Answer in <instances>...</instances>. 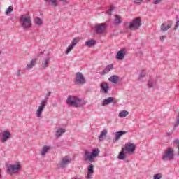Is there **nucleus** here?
I'll return each mask as SVG.
<instances>
[{
	"label": "nucleus",
	"instance_id": "obj_31",
	"mask_svg": "<svg viewBox=\"0 0 179 179\" xmlns=\"http://www.w3.org/2000/svg\"><path fill=\"white\" fill-rule=\"evenodd\" d=\"M45 2H48L49 3H52L53 6H58V4L57 3V0H45Z\"/></svg>",
	"mask_w": 179,
	"mask_h": 179
},
{
	"label": "nucleus",
	"instance_id": "obj_46",
	"mask_svg": "<svg viewBox=\"0 0 179 179\" xmlns=\"http://www.w3.org/2000/svg\"><path fill=\"white\" fill-rule=\"evenodd\" d=\"M176 20H178V15H176Z\"/></svg>",
	"mask_w": 179,
	"mask_h": 179
},
{
	"label": "nucleus",
	"instance_id": "obj_27",
	"mask_svg": "<svg viewBox=\"0 0 179 179\" xmlns=\"http://www.w3.org/2000/svg\"><path fill=\"white\" fill-rule=\"evenodd\" d=\"M115 19L114 24H116V25L121 24L122 23V20H121V16H120L119 15H115Z\"/></svg>",
	"mask_w": 179,
	"mask_h": 179
},
{
	"label": "nucleus",
	"instance_id": "obj_2",
	"mask_svg": "<svg viewBox=\"0 0 179 179\" xmlns=\"http://www.w3.org/2000/svg\"><path fill=\"white\" fill-rule=\"evenodd\" d=\"M99 153H100V150L99 148L92 150V153H90L89 150H85L83 155L84 162H90L92 163V162L99 156Z\"/></svg>",
	"mask_w": 179,
	"mask_h": 179
},
{
	"label": "nucleus",
	"instance_id": "obj_21",
	"mask_svg": "<svg viewBox=\"0 0 179 179\" xmlns=\"http://www.w3.org/2000/svg\"><path fill=\"white\" fill-rule=\"evenodd\" d=\"M107 130L104 129L101 131V134L99 136V142H103L104 139L107 137Z\"/></svg>",
	"mask_w": 179,
	"mask_h": 179
},
{
	"label": "nucleus",
	"instance_id": "obj_40",
	"mask_svg": "<svg viewBox=\"0 0 179 179\" xmlns=\"http://www.w3.org/2000/svg\"><path fill=\"white\" fill-rule=\"evenodd\" d=\"M178 26H179V20H177L175 24L174 30H177V29H178Z\"/></svg>",
	"mask_w": 179,
	"mask_h": 179
},
{
	"label": "nucleus",
	"instance_id": "obj_18",
	"mask_svg": "<svg viewBox=\"0 0 179 179\" xmlns=\"http://www.w3.org/2000/svg\"><path fill=\"white\" fill-rule=\"evenodd\" d=\"M127 134L126 131H119L115 133V139H113V142H117V141H120L121 139V136L123 135H125Z\"/></svg>",
	"mask_w": 179,
	"mask_h": 179
},
{
	"label": "nucleus",
	"instance_id": "obj_37",
	"mask_svg": "<svg viewBox=\"0 0 179 179\" xmlns=\"http://www.w3.org/2000/svg\"><path fill=\"white\" fill-rule=\"evenodd\" d=\"M113 10H114V6H110V9L106 12V13H108V15H111V12H113Z\"/></svg>",
	"mask_w": 179,
	"mask_h": 179
},
{
	"label": "nucleus",
	"instance_id": "obj_12",
	"mask_svg": "<svg viewBox=\"0 0 179 179\" xmlns=\"http://www.w3.org/2000/svg\"><path fill=\"white\" fill-rule=\"evenodd\" d=\"M127 50L125 48L121 49L120 51L117 52L116 59H118V61H122L124 58H125Z\"/></svg>",
	"mask_w": 179,
	"mask_h": 179
},
{
	"label": "nucleus",
	"instance_id": "obj_10",
	"mask_svg": "<svg viewBox=\"0 0 179 179\" xmlns=\"http://www.w3.org/2000/svg\"><path fill=\"white\" fill-rule=\"evenodd\" d=\"M124 149L128 153H134L136 149V145L134 144V143H126Z\"/></svg>",
	"mask_w": 179,
	"mask_h": 179
},
{
	"label": "nucleus",
	"instance_id": "obj_23",
	"mask_svg": "<svg viewBox=\"0 0 179 179\" xmlns=\"http://www.w3.org/2000/svg\"><path fill=\"white\" fill-rule=\"evenodd\" d=\"M112 69H114L113 64L106 66L105 69L101 72V75H106V73H108L110 71H112Z\"/></svg>",
	"mask_w": 179,
	"mask_h": 179
},
{
	"label": "nucleus",
	"instance_id": "obj_38",
	"mask_svg": "<svg viewBox=\"0 0 179 179\" xmlns=\"http://www.w3.org/2000/svg\"><path fill=\"white\" fill-rule=\"evenodd\" d=\"M162 178V174L160 173H157L154 176V179H160Z\"/></svg>",
	"mask_w": 179,
	"mask_h": 179
},
{
	"label": "nucleus",
	"instance_id": "obj_9",
	"mask_svg": "<svg viewBox=\"0 0 179 179\" xmlns=\"http://www.w3.org/2000/svg\"><path fill=\"white\" fill-rule=\"evenodd\" d=\"M108 25L106 23H101L94 26L96 34H103L107 30Z\"/></svg>",
	"mask_w": 179,
	"mask_h": 179
},
{
	"label": "nucleus",
	"instance_id": "obj_15",
	"mask_svg": "<svg viewBox=\"0 0 179 179\" xmlns=\"http://www.w3.org/2000/svg\"><path fill=\"white\" fill-rule=\"evenodd\" d=\"M50 61H51V57H50V53L48 54L47 57L42 61V68L43 69H45V68H48V65H50Z\"/></svg>",
	"mask_w": 179,
	"mask_h": 179
},
{
	"label": "nucleus",
	"instance_id": "obj_39",
	"mask_svg": "<svg viewBox=\"0 0 179 179\" xmlns=\"http://www.w3.org/2000/svg\"><path fill=\"white\" fill-rule=\"evenodd\" d=\"M148 87H153V81L152 80H150L148 83Z\"/></svg>",
	"mask_w": 179,
	"mask_h": 179
},
{
	"label": "nucleus",
	"instance_id": "obj_24",
	"mask_svg": "<svg viewBox=\"0 0 179 179\" xmlns=\"http://www.w3.org/2000/svg\"><path fill=\"white\" fill-rule=\"evenodd\" d=\"M114 101V98L113 97H108L103 100L102 103V106H108L110 103H113Z\"/></svg>",
	"mask_w": 179,
	"mask_h": 179
},
{
	"label": "nucleus",
	"instance_id": "obj_45",
	"mask_svg": "<svg viewBox=\"0 0 179 179\" xmlns=\"http://www.w3.org/2000/svg\"><path fill=\"white\" fill-rule=\"evenodd\" d=\"M71 161L72 159H68V163H71Z\"/></svg>",
	"mask_w": 179,
	"mask_h": 179
},
{
	"label": "nucleus",
	"instance_id": "obj_30",
	"mask_svg": "<svg viewBox=\"0 0 179 179\" xmlns=\"http://www.w3.org/2000/svg\"><path fill=\"white\" fill-rule=\"evenodd\" d=\"M128 114H129V111L127 110H122L119 113V117L120 118H125V117H127V115H128Z\"/></svg>",
	"mask_w": 179,
	"mask_h": 179
},
{
	"label": "nucleus",
	"instance_id": "obj_25",
	"mask_svg": "<svg viewBox=\"0 0 179 179\" xmlns=\"http://www.w3.org/2000/svg\"><path fill=\"white\" fill-rule=\"evenodd\" d=\"M37 63V59L35 58V59H33L30 64H28L27 65V69H31L33 68V66H34L36 65V64Z\"/></svg>",
	"mask_w": 179,
	"mask_h": 179
},
{
	"label": "nucleus",
	"instance_id": "obj_11",
	"mask_svg": "<svg viewBox=\"0 0 179 179\" xmlns=\"http://www.w3.org/2000/svg\"><path fill=\"white\" fill-rule=\"evenodd\" d=\"M10 136L12 134L9 132V131H4L1 133V142L2 143H5V142H8V139H10Z\"/></svg>",
	"mask_w": 179,
	"mask_h": 179
},
{
	"label": "nucleus",
	"instance_id": "obj_1",
	"mask_svg": "<svg viewBox=\"0 0 179 179\" xmlns=\"http://www.w3.org/2000/svg\"><path fill=\"white\" fill-rule=\"evenodd\" d=\"M68 104L71 107L79 108L80 107H83V106H85V103L83 101V100L79 99L78 96L70 95L68 97Z\"/></svg>",
	"mask_w": 179,
	"mask_h": 179
},
{
	"label": "nucleus",
	"instance_id": "obj_26",
	"mask_svg": "<svg viewBox=\"0 0 179 179\" xmlns=\"http://www.w3.org/2000/svg\"><path fill=\"white\" fill-rule=\"evenodd\" d=\"M118 159L119 160H124V159H125V148H122V151L120 152L118 155Z\"/></svg>",
	"mask_w": 179,
	"mask_h": 179
},
{
	"label": "nucleus",
	"instance_id": "obj_4",
	"mask_svg": "<svg viewBox=\"0 0 179 179\" xmlns=\"http://www.w3.org/2000/svg\"><path fill=\"white\" fill-rule=\"evenodd\" d=\"M20 22L22 27H23L24 30H27V29H30V27H31V19L29 14H24L21 15L20 17Z\"/></svg>",
	"mask_w": 179,
	"mask_h": 179
},
{
	"label": "nucleus",
	"instance_id": "obj_36",
	"mask_svg": "<svg viewBox=\"0 0 179 179\" xmlns=\"http://www.w3.org/2000/svg\"><path fill=\"white\" fill-rule=\"evenodd\" d=\"M50 96H51V92H48L45 96V99L42 100V101H46V105L48 103V99L50 98Z\"/></svg>",
	"mask_w": 179,
	"mask_h": 179
},
{
	"label": "nucleus",
	"instance_id": "obj_32",
	"mask_svg": "<svg viewBox=\"0 0 179 179\" xmlns=\"http://www.w3.org/2000/svg\"><path fill=\"white\" fill-rule=\"evenodd\" d=\"M145 76H146V73H145V71H141V73H140L138 80H141V79H143V78H145Z\"/></svg>",
	"mask_w": 179,
	"mask_h": 179
},
{
	"label": "nucleus",
	"instance_id": "obj_43",
	"mask_svg": "<svg viewBox=\"0 0 179 179\" xmlns=\"http://www.w3.org/2000/svg\"><path fill=\"white\" fill-rule=\"evenodd\" d=\"M20 72H22V71L20 69H18L17 73H16V75L19 78V76H20Z\"/></svg>",
	"mask_w": 179,
	"mask_h": 179
},
{
	"label": "nucleus",
	"instance_id": "obj_29",
	"mask_svg": "<svg viewBox=\"0 0 179 179\" xmlns=\"http://www.w3.org/2000/svg\"><path fill=\"white\" fill-rule=\"evenodd\" d=\"M94 45H96V41L92 39L85 42V45L87 47H93Z\"/></svg>",
	"mask_w": 179,
	"mask_h": 179
},
{
	"label": "nucleus",
	"instance_id": "obj_16",
	"mask_svg": "<svg viewBox=\"0 0 179 179\" xmlns=\"http://www.w3.org/2000/svg\"><path fill=\"white\" fill-rule=\"evenodd\" d=\"M80 41V38L76 37L75 38L73 41L71 42V44L68 47V53L69 54L71 50H73V47L78 44Z\"/></svg>",
	"mask_w": 179,
	"mask_h": 179
},
{
	"label": "nucleus",
	"instance_id": "obj_35",
	"mask_svg": "<svg viewBox=\"0 0 179 179\" xmlns=\"http://www.w3.org/2000/svg\"><path fill=\"white\" fill-rule=\"evenodd\" d=\"M173 143H174V145H176V148H178V153H179V139H178V138H176V139L173 141Z\"/></svg>",
	"mask_w": 179,
	"mask_h": 179
},
{
	"label": "nucleus",
	"instance_id": "obj_7",
	"mask_svg": "<svg viewBox=\"0 0 179 179\" xmlns=\"http://www.w3.org/2000/svg\"><path fill=\"white\" fill-rule=\"evenodd\" d=\"M76 85H85L86 83V79L82 73L77 72L75 77Z\"/></svg>",
	"mask_w": 179,
	"mask_h": 179
},
{
	"label": "nucleus",
	"instance_id": "obj_22",
	"mask_svg": "<svg viewBox=\"0 0 179 179\" xmlns=\"http://www.w3.org/2000/svg\"><path fill=\"white\" fill-rule=\"evenodd\" d=\"M108 80L109 82H112V83H115V85L118 83V80H120V77L117 75H113L108 78Z\"/></svg>",
	"mask_w": 179,
	"mask_h": 179
},
{
	"label": "nucleus",
	"instance_id": "obj_48",
	"mask_svg": "<svg viewBox=\"0 0 179 179\" xmlns=\"http://www.w3.org/2000/svg\"><path fill=\"white\" fill-rule=\"evenodd\" d=\"M2 52L0 51V54H1Z\"/></svg>",
	"mask_w": 179,
	"mask_h": 179
},
{
	"label": "nucleus",
	"instance_id": "obj_20",
	"mask_svg": "<svg viewBox=\"0 0 179 179\" xmlns=\"http://www.w3.org/2000/svg\"><path fill=\"white\" fill-rule=\"evenodd\" d=\"M64 132H66L65 129L61 127L57 128L55 133L56 138L62 136V134H64Z\"/></svg>",
	"mask_w": 179,
	"mask_h": 179
},
{
	"label": "nucleus",
	"instance_id": "obj_49",
	"mask_svg": "<svg viewBox=\"0 0 179 179\" xmlns=\"http://www.w3.org/2000/svg\"><path fill=\"white\" fill-rule=\"evenodd\" d=\"M66 103H68V100H66Z\"/></svg>",
	"mask_w": 179,
	"mask_h": 179
},
{
	"label": "nucleus",
	"instance_id": "obj_14",
	"mask_svg": "<svg viewBox=\"0 0 179 179\" xmlns=\"http://www.w3.org/2000/svg\"><path fill=\"white\" fill-rule=\"evenodd\" d=\"M173 26V22L171 21H168L167 22H164L161 25V31H167L170 27Z\"/></svg>",
	"mask_w": 179,
	"mask_h": 179
},
{
	"label": "nucleus",
	"instance_id": "obj_34",
	"mask_svg": "<svg viewBox=\"0 0 179 179\" xmlns=\"http://www.w3.org/2000/svg\"><path fill=\"white\" fill-rule=\"evenodd\" d=\"M35 23L38 26H41V24H43V21L39 17H36L35 19Z\"/></svg>",
	"mask_w": 179,
	"mask_h": 179
},
{
	"label": "nucleus",
	"instance_id": "obj_19",
	"mask_svg": "<svg viewBox=\"0 0 179 179\" xmlns=\"http://www.w3.org/2000/svg\"><path fill=\"white\" fill-rule=\"evenodd\" d=\"M51 150V146L49 145H44L41 150V156H45L47 153H48V151Z\"/></svg>",
	"mask_w": 179,
	"mask_h": 179
},
{
	"label": "nucleus",
	"instance_id": "obj_44",
	"mask_svg": "<svg viewBox=\"0 0 179 179\" xmlns=\"http://www.w3.org/2000/svg\"><path fill=\"white\" fill-rule=\"evenodd\" d=\"M164 38H166V36H162L160 37L161 41H164Z\"/></svg>",
	"mask_w": 179,
	"mask_h": 179
},
{
	"label": "nucleus",
	"instance_id": "obj_13",
	"mask_svg": "<svg viewBox=\"0 0 179 179\" xmlns=\"http://www.w3.org/2000/svg\"><path fill=\"white\" fill-rule=\"evenodd\" d=\"M101 92V93H104L107 94L108 93V90H110V87L108 86V83L103 82L100 84Z\"/></svg>",
	"mask_w": 179,
	"mask_h": 179
},
{
	"label": "nucleus",
	"instance_id": "obj_8",
	"mask_svg": "<svg viewBox=\"0 0 179 179\" xmlns=\"http://www.w3.org/2000/svg\"><path fill=\"white\" fill-rule=\"evenodd\" d=\"M47 106V101H41L40 106L36 110V117L38 118H43V111H44V108Z\"/></svg>",
	"mask_w": 179,
	"mask_h": 179
},
{
	"label": "nucleus",
	"instance_id": "obj_50",
	"mask_svg": "<svg viewBox=\"0 0 179 179\" xmlns=\"http://www.w3.org/2000/svg\"><path fill=\"white\" fill-rule=\"evenodd\" d=\"M60 1H65V0H60Z\"/></svg>",
	"mask_w": 179,
	"mask_h": 179
},
{
	"label": "nucleus",
	"instance_id": "obj_6",
	"mask_svg": "<svg viewBox=\"0 0 179 179\" xmlns=\"http://www.w3.org/2000/svg\"><path fill=\"white\" fill-rule=\"evenodd\" d=\"M20 169H22L20 164H9L6 166L7 173L8 174H10V176L18 173Z\"/></svg>",
	"mask_w": 179,
	"mask_h": 179
},
{
	"label": "nucleus",
	"instance_id": "obj_33",
	"mask_svg": "<svg viewBox=\"0 0 179 179\" xmlns=\"http://www.w3.org/2000/svg\"><path fill=\"white\" fill-rule=\"evenodd\" d=\"M11 12H13V7L10 6L6 11V15H9Z\"/></svg>",
	"mask_w": 179,
	"mask_h": 179
},
{
	"label": "nucleus",
	"instance_id": "obj_17",
	"mask_svg": "<svg viewBox=\"0 0 179 179\" xmlns=\"http://www.w3.org/2000/svg\"><path fill=\"white\" fill-rule=\"evenodd\" d=\"M94 173V166H93V164L89 165L86 178L92 179V176H93Z\"/></svg>",
	"mask_w": 179,
	"mask_h": 179
},
{
	"label": "nucleus",
	"instance_id": "obj_28",
	"mask_svg": "<svg viewBox=\"0 0 179 179\" xmlns=\"http://www.w3.org/2000/svg\"><path fill=\"white\" fill-rule=\"evenodd\" d=\"M66 164H68V157L63 158L59 164V167L64 168Z\"/></svg>",
	"mask_w": 179,
	"mask_h": 179
},
{
	"label": "nucleus",
	"instance_id": "obj_3",
	"mask_svg": "<svg viewBox=\"0 0 179 179\" xmlns=\"http://www.w3.org/2000/svg\"><path fill=\"white\" fill-rule=\"evenodd\" d=\"M126 26H127L131 31L139 30L141 26H142V20L141 17L134 18L130 22H127Z\"/></svg>",
	"mask_w": 179,
	"mask_h": 179
},
{
	"label": "nucleus",
	"instance_id": "obj_41",
	"mask_svg": "<svg viewBox=\"0 0 179 179\" xmlns=\"http://www.w3.org/2000/svg\"><path fill=\"white\" fill-rule=\"evenodd\" d=\"M162 2V0H155L154 3L155 5H157L158 3H160Z\"/></svg>",
	"mask_w": 179,
	"mask_h": 179
},
{
	"label": "nucleus",
	"instance_id": "obj_5",
	"mask_svg": "<svg viewBox=\"0 0 179 179\" xmlns=\"http://www.w3.org/2000/svg\"><path fill=\"white\" fill-rule=\"evenodd\" d=\"M162 160L164 162L174 160V150L171 147L168 148L162 155Z\"/></svg>",
	"mask_w": 179,
	"mask_h": 179
},
{
	"label": "nucleus",
	"instance_id": "obj_42",
	"mask_svg": "<svg viewBox=\"0 0 179 179\" xmlns=\"http://www.w3.org/2000/svg\"><path fill=\"white\" fill-rule=\"evenodd\" d=\"M143 0H134V3H141Z\"/></svg>",
	"mask_w": 179,
	"mask_h": 179
},
{
	"label": "nucleus",
	"instance_id": "obj_47",
	"mask_svg": "<svg viewBox=\"0 0 179 179\" xmlns=\"http://www.w3.org/2000/svg\"><path fill=\"white\" fill-rule=\"evenodd\" d=\"M66 54H68V49H66Z\"/></svg>",
	"mask_w": 179,
	"mask_h": 179
}]
</instances>
